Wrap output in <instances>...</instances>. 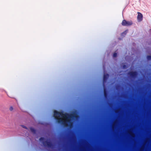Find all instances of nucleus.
Returning <instances> with one entry per match:
<instances>
[{
    "mask_svg": "<svg viewBox=\"0 0 151 151\" xmlns=\"http://www.w3.org/2000/svg\"><path fill=\"white\" fill-rule=\"evenodd\" d=\"M117 56V53H114L113 55V57L115 58Z\"/></svg>",
    "mask_w": 151,
    "mask_h": 151,
    "instance_id": "f3484780",
    "label": "nucleus"
},
{
    "mask_svg": "<svg viewBox=\"0 0 151 151\" xmlns=\"http://www.w3.org/2000/svg\"><path fill=\"white\" fill-rule=\"evenodd\" d=\"M127 30H126L123 33H122V35H125L126 34L127 32Z\"/></svg>",
    "mask_w": 151,
    "mask_h": 151,
    "instance_id": "a211bd4d",
    "label": "nucleus"
},
{
    "mask_svg": "<svg viewBox=\"0 0 151 151\" xmlns=\"http://www.w3.org/2000/svg\"><path fill=\"white\" fill-rule=\"evenodd\" d=\"M109 76L108 74H104V76L103 78V86H105L104 83L106 82V80Z\"/></svg>",
    "mask_w": 151,
    "mask_h": 151,
    "instance_id": "9d476101",
    "label": "nucleus"
},
{
    "mask_svg": "<svg viewBox=\"0 0 151 151\" xmlns=\"http://www.w3.org/2000/svg\"><path fill=\"white\" fill-rule=\"evenodd\" d=\"M13 109V107L12 106L10 107L9 108V110L11 111H12Z\"/></svg>",
    "mask_w": 151,
    "mask_h": 151,
    "instance_id": "6ab92c4d",
    "label": "nucleus"
},
{
    "mask_svg": "<svg viewBox=\"0 0 151 151\" xmlns=\"http://www.w3.org/2000/svg\"><path fill=\"white\" fill-rule=\"evenodd\" d=\"M118 124V121L117 120H115L113 122L112 125V128L113 130H114L115 129L116 127L117 126Z\"/></svg>",
    "mask_w": 151,
    "mask_h": 151,
    "instance_id": "6e6552de",
    "label": "nucleus"
},
{
    "mask_svg": "<svg viewBox=\"0 0 151 151\" xmlns=\"http://www.w3.org/2000/svg\"><path fill=\"white\" fill-rule=\"evenodd\" d=\"M149 140V139H148V138L147 139H146V142H148Z\"/></svg>",
    "mask_w": 151,
    "mask_h": 151,
    "instance_id": "4be33fe9",
    "label": "nucleus"
},
{
    "mask_svg": "<svg viewBox=\"0 0 151 151\" xmlns=\"http://www.w3.org/2000/svg\"><path fill=\"white\" fill-rule=\"evenodd\" d=\"M128 75L132 78L136 77L137 75L136 72H131L128 73Z\"/></svg>",
    "mask_w": 151,
    "mask_h": 151,
    "instance_id": "20e7f679",
    "label": "nucleus"
},
{
    "mask_svg": "<svg viewBox=\"0 0 151 151\" xmlns=\"http://www.w3.org/2000/svg\"><path fill=\"white\" fill-rule=\"evenodd\" d=\"M121 111L120 109H116L115 110V112L116 113H118L119 112Z\"/></svg>",
    "mask_w": 151,
    "mask_h": 151,
    "instance_id": "4468645a",
    "label": "nucleus"
},
{
    "mask_svg": "<svg viewBox=\"0 0 151 151\" xmlns=\"http://www.w3.org/2000/svg\"><path fill=\"white\" fill-rule=\"evenodd\" d=\"M118 124V121L117 120H115L113 122L112 125V128L113 130H114L115 129L116 127L117 126Z\"/></svg>",
    "mask_w": 151,
    "mask_h": 151,
    "instance_id": "0eeeda50",
    "label": "nucleus"
},
{
    "mask_svg": "<svg viewBox=\"0 0 151 151\" xmlns=\"http://www.w3.org/2000/svg\"><path fill=\"white\" fill-rule=\"evenodd\" d=\"M147 59L148 60H151V55L147 56Z\"/></svg>",
    "mask_w": 151,
    "mask_h": 151,
    "instance_id": "dca6fc26",
    "label": "nucleus"
},
{
    "mask_svg": "<svg viewBox=\"0 0 151 151\" xmlns=\"http://www.w3.org/2000/svg\"><path fill=\"white\" fill-rule=\"evenodd\" d=\"M132 24V21H127L125 20H124L122 22V24L123 26H129Z\"/></svg>",
    "mask_w": 151,
    "mask_h": 151,
    "instance_id": "7ed1b4c3",
    "label": "nucleus"
},
{
    "mask_svg": "<svg viewBox=\"0 0 151 151\" xmlns=\"http://www.w3.org/2000/svg\"><path fill=\"white\" fill-rule=\"evenodd\" d=\"M22 126L23 128H25V129H27V127L26 126H24V125H22Z\"/></svg>",
    "mask_w": 151,
    "mask_h": 151,
    "instance_id": "aec40b11",
    "label": "nucleus"
},
{
    "mask_svg": "<svg viewBox=\"0 0 151 151\" xmlns=\"http://www.w3.org/2000/svg\"><path fill=\"white\" fill-rule=\"evenodd\" d=\"M104 96L105 98H106L107 97V91L106 90V89L104 88Z\"/></svg>",
    "mask_w": 151,
    "mask_h": 151,
    "instance_id": "f8f14e48",
    "label": "nucleus"
},
{
    "mask_svg": "<svg viewBox=\"0 0 151 151\" xmlns=\"http://www.w3.org/2000/svg\"><path fill=\"white\" fill-rule=\"evenodd\" d=\"M126 68V66L125 65H124L123 66V69H125Z\"/></svg>",
    "mask_w": 151,
    "mask_h": 151,
    "instance_id": "412c9836",
    "label": "nucleus"
},
{
    "mask_svg": "<svg viewBox=\"0 0 151 151\" xmlns=\"http://www.w3.org/2000/svg\"><path fill=\"white\" fill-rule=\"evenodd\" d=\"M54 116L57 120L58 123L61 124L65 127L69 126L71 127L73 125V122L71 118L77 119L78 116L76 112L69 114L67 113L63 114L62 112H59L55 111H54Z\"/></svg>",
    "mask_w": 151,
    "mask_h": 151,
    "instance_id": "f257e3e1",
    "label": "nucleus"
},
{
    "mask_svg": "<svg viewBox=\"0 0 151 151\" xmlns=\"http://www.w3.org/2000/svg\"><path fill=\"white\" fill-rule=\"evenodd\" d=\"M137 19L139 21H141L142 19V15L139 12H138Z\"/></svg>",
    "mask_w": 151,
    "mask_h": 151,
    "instance_id": "9b49d317",
    "label": "nucleus"
},
{
    "mask_svg": "<svg viewBox=\"0 0 151 151\" xmlns=\"http://www.w3.org/2000/svg\"><path fill=\"white\" fill-rule=\"evenodd\" d=\"M39 140L42 142L44 146H47L51 148H53V144L51 142L49 141V140L45 141V138L43 137H41L40 139Z\"/></svg>",
    "mask_w": 151,
    "mask_h": 151,
    "instance_id": "f03ea898",
    "label": "nucleus"
},
{
    "mask_svg": "<svg viewBox=\"0 0 151 151\" xmlns=\"http://www.w3.org/2000/svg\"><path fill=\"white\" fill-rule=\"evenodd\" d=\"M127 133L132 137L134 138L135 137L134 134L132 132V129H130L127 131Z\"/></svg>",
    "mask_w": 151,
    "mask_h": 151,
    "instance_id": "1a4fd4ad",
    "label": "nucleus"
},
{
    "mask_svg": "<svg viewBox=\"0 0 151 151\" xmlns=\"http://www.w3.org/2000/svg\"><path fill=\"white\" fill-rule=\"evenodd\" d=\"M118 124V121L117 120H115L113 122L112 125V128L113 130H114L115 129L116 127L117 126Z\"/></svg>",
    "mask_w": 151,
    "mask_h": 151,
    "instance_id": "39448f33",
    "label": "nucleus"
},
{
    "mask_svg": "<svg viewBox=\"0 0 151 151\" xmlns=\"http://www.w3.org/2000/svg\"><path fill=\"white\" fill-rule=\"evenodd\" d=\"M30 130L31 132H33L34 133H35L36 132V131L35 129L32 127H31L30 128Z\"/></svg>",
    "mask_w": 151,
    "mask_h": 151,
    "instance_id": "ddd939ff",
    "label": "nucleus"
},
{
    "mask_svg": "<svg viewBox=\"0 0 151 151\" xmlns=\"http://www.w3.org/2000/svg\"><path fill=\"white\" fill-rule=\"evenodd\" d=\"M118 124V121L117 120H115L113 122L112 125V128L113 130H114L115 129L116 127L117 126Z\"/></svg>",
    "mask_w": 151,
    "mask_h": 151,
    "instance_id": "423d86ee",
    "label": "nucleus"
},
{
    "mask_svg": "<svg viewBox=\"0 0 151 151\" xmlns=\"http://www.w3.org/2000/svg\"><path fill=\"white\" fill-rule=\"evenodd\" d=\"M144 148V145H142L139 149V151H143Z\"/></svg>",
    "mask_w": 151,
    "mask_h": 151,
    "instance_id": "2eb2a0df",
    "label": "nucleus"
}]
</instances>
